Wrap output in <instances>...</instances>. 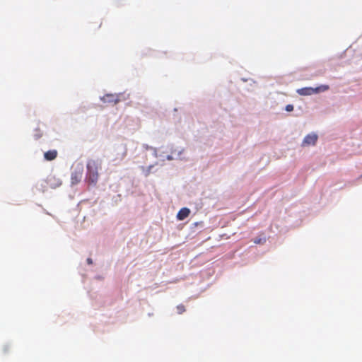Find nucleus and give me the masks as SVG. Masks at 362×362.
<instances>
[{
  "label": "nucleus",
  "instance_id": "nucleus-1",
  "mask_svg": "<svg viewBox=\"0 0 362 362\" xmlns=\"http://www.w3.org/2000/svg\"><path fill=\"white\" fill-rule=\"evenodd\" d=\"M329 89L328 85H320L317 87H305L296 90V93L303 96H310L314 94H319L320 93L325 92Z\"/></svg>",
  "mask_w": 362,
  "mask_h": 362
},
{
  "label": "nucleus",
  "instance_id": "nucleus-2",
  "mask_svg": "<svg viewBox=\"0 0 362 362\" xmlns=\"http://www.w3.org/2000/svg\"><path fill=\"white\" fill-rule=\"evenodd\" d=\"M88 179L92 184H95L98 179V165L95 160H90L87 164Z\"/></svg>",
  "mask_w": 362,
  "mask_h": 362
},
{
  "label": "nucleus",
  "instance_id": "nucleus-3",
  "mask_svg": "<svg viewBox=\"0 0 362 362\" xmlns=\"http://www.w3.org/2000/svg\"><path fill=\"white\" fill-rule=\"evenodd\" d=\"M83 172V166L82 164L77 163L74 166L71 177L72 185H76L81 181L82 178Z\"/></svg>",
  "mask_w": 362,
  "mask_h": 362
},
{
  "label": "nucleus",
  "instance_id": "nucleus-4",
  "mask_svg": "<svg viewBox=\"0 0 362 362\" xmlns=\"http://www.w3.org/2000/svg\"><path fill=\"white\" fill-rule=\"evenodd\" d=\"M122 93H108L100 97V100L104 103L117 104L121 101Z\"/></svg>",
  "mask_w": 362,
  "mask_h": 362
},
{
  "label": "nucleus",
  "instance_id": "nucleus-5",
  "mask_svg": "<svg viewBox=\"0 0 362 362\" xmlns=\"http://www.w3.org/2000/svg\"><path fill=\"white\" fill-rule=\"evenodd\" d=\"M318 139V136L315 132H311L307 134L303 139L301 146L307 147L310 146H315Z\"/></svg>",
  "mask_w": 362,
  "mask_h": 362
},
{
  "label": "nucleus",
  "instance_id": "nucleus-6",
  "mask_svg": "<svg viewBox=\"0 0 362 362\" xmlns=\"http://www.w3.org/2000/svg\"><path fill=\"white\" fill-rule=\"evenodd\" d=\"M190 214V210L188 208L181 209L177 214V218L180 221H182L186 218Z\"/></svg>",
  "mask_w": 362,
  "mask_h": 362
},
{
  "label": "nucleus",
  "instance_id": "nucleus-7",
  "mask_svg": "<svg viewBox=\"0 0 362 362\" xmlns=\"http://www.w3.org/2000/svg\"><path fill=\"white\" fill-rule=\"evenodd\" d=\"M57 151L56 150H51L44 153V157L47 160H52L56 158Z\"/></svg>",
  "mask_w": 362,
  "mask_h": 362
},
{
  "label": "nucleus",
  "instance_id": "nucleus-8",
  "mask_svg": "<svg viewBox=\"0 0 362 362\" xmlns=\"http://www.w3.org/2000/svg\"><path fill=\"white\" fill-rule=\"evenodd\" d=\"M48 182L51 187L56 188L62 185V181L59 178H56L55 177H51L49 178Z\"/></svg>",
  "mask_w": 362,
  "mask_h": 362
},
{
  "label": "nucleus",
  "instance_id": "nucleus-9",
  "mask_svg": "<svg viewBox=\"0 0 362 362\" xmlns=\"http://www.w3.org/2000/svg\"><path fill=\"white\" fill-rule=\"evenodd\" d=\"M155 165H151L148 167L141 166L140 169L142 171V173L145 177H148L152 172L154 168Z\"/></svg>",
  "mask_w": 362,
  "mask_h": 362
},
{
  "label": "nucleus",
  "instance_id": "nucleus-10",
  "mask_svg": "<svg viewBox=\"0 0 362 362\" xmlns=\"http://www.w3.org/2000/svg\"><path fill=\"white\" fill-rule=\"evenodd\" d=\"M170 148H169L168 146H162L160 148V153H161L163 155V157H160L162 160H164V158H165V156L164 154L168 153V151H170Z\"/></svg>",
  "mask_w": 362,
  "mask_h": 362
},
{
  "label": "nucleus",
  "instance_id": "nucleus-11",
  "mask_svg": "<svg viewBox=\"0 0 362 362\" xmlns=\"http://www.w3.org/2000/svg\"><path fill=\"white\" fill-rule=\"evenodd\" d=\"M266 242V237H257L254 239V243L255 244H263Z\"/></svg>",
  "mask_w": 362,
  "mask_h": 362
},
{
  "label": "nucleus",
  "instance_id": "nucleus-12",
  "mask_svg": "<svg viewBox=\"0 0 362 362\" xmlns=\"http://www.w3.org/2000/svg\"><path fill=\"white\" fill-rule=\"evenodd\" d=\"M183 151H184L183 148H178V149H175V150H173L172 148H170L171 153H175L178 156H180L183 153Z\"/></svg>",
  "mask_w": 362,
  "mask_h": 362
},
{
  "label": "nucleus",
  "instance_id": "nucleus-13",
  "mask_svg": "<svg viewBox=\"0 0 362 362\" xmlns=\"http://www.w3.org/2000/svg\"><path fill=\"white\" fill-rule=\"evenodd\" d=\"M153 156H154L155 157H156V158H157V157H160H160H163V155H162L161 153H160V151H159V150H158L157 148H153Z\"/></svg>",
  "mask_w": 362,
  "mask_h": 362
},
{
  "label": "nucleus",
  "instance_id": "nucleus-14",
  "mask_svg": "<svg viewBox=\"0 0 362 362\" xmlns=\"http://www.w3.org/2000/svg\"><path fill=\"white\" fill-rule=\"evenodd\" d=\"M293 105H287L286 107H285V110L287 111V112H291L293 110Z\"/></svg>",
  "mask_w": 362,
  "mask_h": 362
},
{
  "label": "nucleus",
  "instance_id": "nucleus-15",
  "mask_svg": "<svg viewBox=\"0 0 362 362\" xmlns=\"http://www.w3.org/2000/svg\"><path fill=\"white\" fill-rule=\"evenodd\" d=\"M177 310L179 314H182L185 311V308L183 305H178L177 307Z\"/></svg>",
  "mask_w": 362,
  "mask_h": 362
},
{
  "label": "nucleus",
  "instance_id": "nucleus-16",
  "mask_svg": "<svg viewBox=\"0 0 362 362\" xmlns=\"http://www.w3.org/2000/svg\"><path fill=\"white\" fill-rule=\"evenodd\" d=\"M127 156V149L125 148H123V151L120 155L119 159L123 160Z\"/></svg>",
  "mask_w": 362,
  "mask_h": 362
},
{
  "label": "nucleus",
  "instance_id": "nucleus-17",
  "mask_svg": "<svg viewBox=\"0 0 362 362\" xmlns=\"http://www.w3.org/2000/svg\"><path fill=\"white\" fill-rule=\"evenodd\" d=\"M143 148H144V149H146V150H149V149L153 150V147H151V146H148V144H144V145H143Z\"/></svg>",
  "mask_w": 362,
  "mask_h": 362
},
{
  "label": "nucleus",
  "instance_id": "nucleus-18",
  "mask_svg": "<svg viewBox=\"0 0 362 362\" xmlns=\"http://www.w3.org/2000/svg\"><path fill=\"white\" fill-rule=\"evenodd\" d=\"M166 159H167L168 160H174V159H175V158H174L172 155H168V156H166Z\"/></svg>",
  "mask_w": 362,
  "mask_h": 362
},
{
  "label": "nucleus",
  "instance_id": "nucleus-19",
  "mask_svg": "<svg viewBox=\"0 0 362 362\" xmlns=\"http://www.w3.org/2000/svg\"><path fill=\"white\" fill-rule=\"evenodd\" d=\"M242 81H243L244 82H246L247 81H252V83H255V81L253 80V79H246V78H242Z\"/></svg>",
  "mask_w": 362,
  "mask_h": 362
},
{
  "label": "nucleus",
  "instance_id": "nucleus-20",
  "mask_svg": "<svg viewBox=\"0 0 362 362\" xmlns=\"http://www.w3.org/2000/svg\"><path fill=\"white\" fill-rule=\"evenodd\" d=\"M88 263H91V260L90 259H88Z\"/></svg>",
  "mask_w": 362,
  "mask_h": 362
}]
</instances>
